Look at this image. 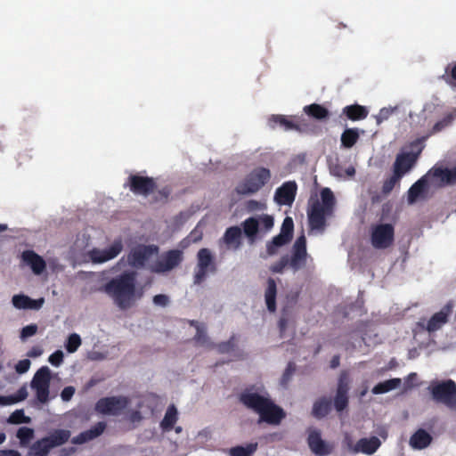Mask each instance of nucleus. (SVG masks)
<instances>
[{
	"label": "nucleus",
	"instance_id": "nucleus-1",
	"mask_svg": "<svg viewBox=\"0 0 456 456\" xmlns=\"http://www.w3.org/2000/svg\"><path fill=\"white\" fill-rule=\"evenodd\" d=\"M239 401L247 409L253 411L259 416L258 422L278 426L286 417L284 410L277 405L268 396L262 395L249 389H245L239 395Z\"/></svg>",
	"mask_w": 456,
	"mask_h": 456
},
{
	"label": "nucleus",
	"instance_id": "nucleus-2",
	"mask_svg": "<svg viewBox=\"0 0 456 456\" xmlns=\"http://www.w3.org/2000/svg\"><path fill=\"white\" fill-rule=\"evenodd\" d=\"M105 292L121 310L130 308L136 299V273L124 272L104 284Z\"/></svg>",
	"mask_w": 456,
	"mask_h": 456
},
{
	"label": "nucleus",
	"instance_id": "nucleus-3",
	"mask_svg": "<svg viewBox=\"0 0 456 456\" xmlns=\"http://www.w3.org/2000/svg\"><path fill=\"white\" fill-rule=\"evenodd\" d=\"M322 202L318 199H311L307 210L309 226L312 230L323 231L326 226V217L333 213L336 203L333 192L330 188L321 191Z\"/></svg>",
	"mask_w": 456,
	"mask_h": 456
},
{
	"label": "nucleus",
	"instance_id": "nucleus-4",
	"mask_svg": "<svg viewBox=\"0 0 456 456\" xmlns=\"http://www.w3.org/2000/svg\"><path fill=\"white\" fill-rule=\"evenodd\" d=\"M271 178V172L266 167L253 169L235 187L238 195H251L257 192Z\"/></svg>",
	"mask_w": 456,
	"mask_h": 456
},
{
	"label": "nucleus",
	"instance_id": "nucleus-5",
	"mask_svg": "<svg viewBox=\"0 0 456 456\" xmlns=\"http://www.w3.org/2000/svg\"><path fill=\"white\" fill-rule=\"evenodd\" d=\"M427 136H422L411 142L410 147L415 151L399 153L393 166V172L403 177L415 165L419 156L423 151Z\"/></svg>",
	"mask_w": 456,
	"mask_h": 456
},
{
	"label": "nucleus",
	"instance_id": "nucleus-6",
	"mask_svg": "<svg viewBox=\"0 0 456 456\" xmlns=\"http://www.w3.org/2000/svg\"><path fill=\"white\" fill-rule=\"evenodd\" d=\"M432 398L451 410H456V382L452 379L433 381L428 387Z\"/></svg>",
	"mask_w": 456,
	"mask_h": 456
},
{
	"label": "nucleus",
	"instance_id": "nucleus-7",
	"mask_svg": "<svg viewBox=\"0 0 456 456\" xmlns=\"http://www.w3.org/2000/svg\"><path fill=\"white\" fill-rule=\"evenodd\" d=\"M217 270L214 256L208 248H200L197 253V265L193 276L194 284H201L208 273H215Z\"/></svg>",
	"mask_w": 456,
	"mask_h": 456
},
{
	"label": "nucleus",
	"instance_id": "nucleus-8",
	"mask_svg": "<svg viewBox=\"0 0 456 456\" xmlns=\"http://www.w3.org/2000/svg\"><path fill=\"white\" fill-rule=\"evenodd\" d=\"M395 240V227L391 224H379L371 227L370 243L376 249H387Z\"/></svg>",
	"mask_w": 456,
	"mask_h": 456
},
{
	"label": "nucleus",
	"instance_id": "nucleus-9",
	"mask_svg": "<svg viewBox=\"0 0 456 456\" xmlns=\"http://www.w3.org/2000/svg\"><path fill=\"white\" fill-rule=\"evenodd\" d=\"M130 399L126 396L102 397L95 403L96 411L104 415L118 416L127 408Z\"/></svg>",
	"mask_w": 456,
	"mask_h": 456
},
{
	"label": "nucleus",
	"instance_id": "nucleus-10",
	"mask_svg": "<svg viewBox=\"0 0 456 456\" xmlns=\"http://www.w3.org/2000/svg\"><path fill=\"white\" fill-rule=\"evenodd\" d=\"M51 371L47 366L41 367L31 380V387L36 390L37 399L45 403L49 400Z\"/></svg>",
	"mask_w": 456,
	"mask_h": 456
},
{
	"label": "nucleus",
	"instance_id": "nucleus-11",
	"mask_svg": "<svg viewBox=\"0 0 456 456\" xmlns=\"http://www.w3.org/2000/svg\"><path fill=\"white\" fill-rule=\"evenodd\" d=\"M158 252L159 247L156 245H138L130 250L127 255V263L134 268L141 269Z\"/></svg>",
	"mask_w": 456,
	"mask_h": 456
},
{
	"label": "nucleus",
	"instance_id": "nucleus-12",
	"mask_svg": "<svg viewBox=\"0 0 456 456\" xmlns=\"http://www.w3.org/2000/svg\"><path fill=\"white\" fill-rule=\"evenodd\" d=\"M268 124L271 128H275L276 126H279L283 128L285 131H297V132H305L306 131L308 125L305 118L297 116L287 117L284 115H272L268 118Z\"/></svg>",
	"mask_w": 456,
	"mask_h": 456
},
{
	"label": "nucleus",
	"instance_id": "nucleus-13",
	"mask_svg": "<svg viewBox=\"0 0 456 456\" xmlns=\"http://www.w3.org/2000/svg\"><path fill=\"white\" fill-rule=\"evenodd\" d=\"M293 230L294 223L292 218L289 216L285 217L281 224V232L274 236L266 245L268 255L272 256L276 254L278 248L289 243L292 240Z\"/></svg>",
	"mask_w": 456,
	"mask_h": 456
},
{
	"label": "nucleus",
	"instance_id": "nucleus-14",
	"mask_svg": "<svg viewBox=\"0 0 456 456\" xmlns=\"http://www.w3.org/2000/svg\"><path fill=\"white\" fill-rule=\"evenodd\" d=\"M183 261V252L178 249H171L163 254L159 260H158L151 271L157 273H163L173 270L178 266Z\"/></svg>",
	"mask_w": 456,
	"mask_h": 456
},
{
	"label": "nucleus",
	"instance_id": "nucleus-15",
	"mask_svg": "<svg viewBox=\"0 0 456 456\" xmlns=\"http://www.w3.org/2000/svg\"><path fill=\"white\" fill-rule=\"evenodd\" d=\"M127 184L130 191L137 195L148 196L152 193L157 184L152 177L131 175L128 177Z\"/></svg>",
	"mask_w": 456,
	"mask_h": 456
},
{
	"label": "nucleus",
	"instance_id": "nucleus-16",
	"mask_svg": "<svg viewBox=\"0 0 456 456\" xmlns=\"http://www.w3.org/2000/svg\"><path fill=\"white\" fill-rule=\"evenodd\" d=\"M307 444L311 452L317 456L330 455L334 449V445L324 441L322 438L321 431L318 429H310L307 436Z\"/></svg>",
	"mask_w": 456,
	"mask_h": 456
},
{
	"label": "nucleus",
	"instance_id": "nucleus-17",
	"mask_svg": "<svg viewBox=\"0 0 456 456\" xmlns=\"http://www.w3.org/2000/svg\"><path fill=\"white\" fill-rule=\"evenodd\" d=\"M306 240L305 235L299 236L292 248L291 257L289 258V265L294 271L297 272L305 265L306 262Z\"/></svg>",
	"mask_w": 456,
	"mask_h": 456
},
{
	"label": "nucleus",
	"instance_id": "nucleus-18",
	"mask_svg": "<svg viewBox=\"0 0 456 456\" xmlns=\"http://www.w3.org/2000/svg\"><path fill=\"white\" fill-rule=\"evenodd\" d=\"M349 384V375L344 370L339 375L337 392L334 398V407L337 411H344L348 405Z\"/></svg>",
	"mask_w": 456,
	"mask_h": 456
},
{
	"label": "nucleus",
	"instance_id": "nucleus-19",
	"mask_svg": "<svg viewBox=\"0 0 456 456\" xmlns=\"http://www.w3.org/2000/svg\"><path fill=\"white\" fill-rule=\"evenodd\" d=\"M452 313L450 305H444L439 312L431 316L427 324L423 322H417V327L422 330H428L429 333L440 330L447 322Z\"/></svg>",
	"mask_w": 456,
	"mask_h": 456
},
{
	"label": "nucleus",
	"instance_id": "nucleus-20",
	"mask_svg": "<svg viewBox=\"0 0 456 456\" xmlns=\"http://www.w3.org/2000/svg\"><path fill=\"white\" fill-rule=\"evenodd\" d=\"M297 185L295 181H288L278 187L274 193V200L280 206H291L295 200Z\"/></svg>",
	"mask_w": 456,
	"mask_h": 456
},
{
	"label": "nucleus",
	"instance_id": "nucleus-21",
	"mask_svg": "<svg viewBox=\"0 0 456 456\" xmlns=\"http://www.w3.org/2000/svg\"><path fill=\"white\" fill-rule=\"evenodd\" d=\"M123 249L120 240H116L105 249L94 248L90 251V258L94 263H104L115 258Z\"/></svg>",
	"mask_w": 456,
	"mask_h": 456
},
{
	"label": "nucleus",
	"instance_id": "nucleus-22",
	"mask_svg": "<svg viewBox=\"0 0 456 456\" xmlns=\"http://www.w3.org/2000/svg\"><path fill=\"white\" fill-rule=\"evenodd\" d=\"M242 230L240 227L234 225L228 227L224 232L221 243H224L228 249L237 250L241 246Z\"/></svg>",
	"mask_w": 456,
	"mask_h": 456
},
{
	"label": "nucleus",
	"instance_id": "nucleus-23",
	"mask_svg": "<svg viewBox=\"0 0 456 456\" xmlns=\"http://www.w3.org/2000/svg\"><path fill=\"white\" fill-rule=\"evenodd\" d=\"M106 428V423L103 421L97 422L90 429L81 432L79 435L74 436L71 439V443L74 444H83L94 438L100 436Z\"/></svg>",
	"mask_w": 456,
	"mask_h": 456
},
{
	"label": "nucleus",
	"instance_id": "nucleus-24",
	"mask_svg": "<svg viewBox=\"0 0 456 456\" xmlns=\"http://www.w3.org/2000/svg\"><path fill=\"white\" fill-rule=\"evenodd\" d=\"M22 258L23 261L30 266L35 274L39 275L45 270V261L42 256L32 250L24 251Z\"/></svg>",
	"mask_w": 456,
	"mask_h": 456
},
{
	"label": "nucleus",
	"instance_id": "nucleus-25",
	"mask_svg": "<svg viewBox=\"0 0 456 456\" xmlns=\"http://www.w3.org/2000/svg\"><path fill=\"white\" fill-rule=\"evenodd\" d=\"M431 175L441 180L442 184H455L456 183V167H434L428 173Z\"/></svg>",
	"mask_w": 456,
	"mask_h": 456
},
{
	"label": "nucleus",
	"instance_id": "nucleus-26",
	"mask_svg": "<svg viewBox=\"0 0 456 456\" xmlns=\"http://www.w3.org/2000/svg\"><path fill=\"white\" fill-rule=\"evenodd\" d=\"M381 442L377 436L370 438H361L356 443L354 451L355 452H362L367 455H371L380 447Z\"/></svg>",
	"mask_w": 456,
	"mask_h": 456
},
{
	"label": "nucleus",
	"instance_id": "nucleus-27",
	"mask_svg": "<svg viewBox=\"0 0 456 456\" xmlns=\"http://www.w3.org/2000/svg\"><path fill=\"white\" fill-rule=\"evenodd\" d=\"M342 114L352 121H359L367 118L369 110L359 104L347 105L343 108Z\"/></svg>",
	"mask_w": 456,
	"mask_h": 456
},
{
	"label": "nucleus",
	"instance_id": "nucleus-28",
	"mask_svg": "<svg viewBox=\"0 0 456 456\" xmlns=\"http://www.w3.org/2000/svg\"><path fill=\"white\" fill-rule=\"evenodd\" d=\"M428 175H426L414 183L408 191V201L409 203H414L419 197H420L427 190L428 186Z\"/></svg>",
	"mask_w": 456,
	"mask_h": 456
},
{
	"label": "nucleus",
	"instance_id": "nucleus-29",
	"mask_svg": "<svg viewBox=\"0 0 456 456\" xmlns=\"http://www.w3.org/2000/svg\"><path fill=\"white\" fill-rule=\"evenodd\" d=\"M178 420V411L174 404L167 407L163 419L160 422V428L164 432H169Z\"/></svg>",
	"mask_w": 456,
	"mask_h": 456
},
{
	"label": "nucleus",
	"instance_id": "nucleus-30",
	"mask_svg": "<svg viewBox=\"0 0 456 456\" xmlns=\"http://www.w3.org/2000/svg\"><path fill=\"white\" fill-rule=\"evenodd\" d=\"M70 437V431L67 429H55L48 436L44 437L47 439V444L51 448L61 446L64 444Z\"/></svg>",
	"mask_w": 456,
	"mask_h": 456
},
{
	"label": "nucleus",
	"instance_id": "nucleus-31",
	"mask_svg": "<svg viewBox=\"0 0 456 456\" xmlns=\"http://www.w3.org/2000/svg\"><path fill=\"white\" fill-rule=\"evenodd\" d=\"M432 442V436L424 429L417 430L411 437L410 444L415 449H424Z\"/></svg>",
	"mask_w": 456,
	"mask_h": 456
},
{
	"label": "nucleus",
	"instance_id": "nucleus-32",
	"mask_svg": "<svg viewBox=\"0 0 456 456\" xmlns=\"http://www.w3.org/2000/svg\"><path fill=\"white\" fill-rule=\"evenodd\" d=\"M276 295H277V286L274 279L268 278L267 280V288L265 292V298L267 309L270 312H275L276 310Z\"/></svg>",
	"mask_w": 456,
	"mask_h": 456
},
{
	"label": "nucleus",
	"instance_id": "nucleus-33",
	"mask_svg": "<svg viewBox=\"0 0 456 456\" xmlns=\"http://www.w3.org/2000/svg\"><path fill=\"white\" fill-rule=\"evenodd\" d=\"M331 410V401L327 397L318 399L313 406L312 413L317 419L324 418Z\"/></svg>",
	"mask_w": 456,
	"mask_h": 456
},
{
	"label": "nucleus",
	"instance_id": "nucleus-34",
	"mask_svg": "<svg viewBox=\"0 0 456 456\" xmlns=\"http://www.w3.org/2000/svg\"><path fill=\"white\" fill-rule=\"evenodd\" d=\"M304 112L317 120L326 119L330 116L328 109L317 103H312L304 107Z\"/></svg>",
	"mask_w": 456,
	"mask_h": 456
},
{
	"label": "nucleus",
	"instance_id": "nucleus-35",
	"mask_svg": "<svg viewBox=\"0 0 456 456\" xmlns=\"http://www.w3.org/2000/svg\"><path fill=\"white\" fill-rule=\"evenodd\" d=\"M243 232L247 236V238L254 242L258 230H259V222L255 217H248L241 224Z\"/></svg>",
	"mask_w": 456,
	"mask_h": 456
},
{
	"label": "nucleus",
	"instance_id": "nucleus-36",
	"mask_svg": "<svg viewBox=\"0 0 456 456\" xmlns=\"http://www.w3.org/2000/svg\"><path fill=\"white\" fill-rule=\"evenodd\" d=\"M359 137L360 134L357 128H346L341 134V146L350 149L357 142Z\"/></svg>",
	"mask_w": 456,
	"mask_h": 456
},
{
	"label": "nucleus",
	"instance_id": "nucleus-37",
	"mask_svg": "<svg viewBox=\"0 0 456 456\" xmlns=\"http://www.w3.org/2000/svg\"><path fill=\"white\" fill-rule=\"evenodd\" d=\"M401 379H390L383 382H379L372 388V393L375 395L385 394L393 389H395L401 385Z\"/></svg>",
	"mask_w": 456,
	"mask_h": 456
},
{
	"label": "nucleus",
	"instance_id": "nucleus-38",
	"mask_svg": "<svg viewBox=\"0 0 456 456\" xmlns=\"http://www.w3.org/2000/svg\"><path fill=\"white\" fill-rule=\"evenodd\" d=\"M28 396L26 387H21L16 394L11 395H0V405H11L25 400Z\"/></svg>",
	"mask_w": 456,
	"mask_h": 456
},
{
	"label": "nucleus",
	"instance_id": "nucleus-39",
	"mask_svg": "<svg viewBox=\"0 0 456 456\" xmlns=\"http://www.w3.org/2000/svg\"><path fill=\"white\" fill-rule=\"evenodd\" d=\"M52 448L44 437L35 442L29 449L28 456H47Z\"/></svg>",
	"mask_w": 456,
	"mask_h": 456
},
{
	"label": "nucleus",
	"instance_id": "nucleus-40",
	"mask_svg": "<svg viewBox=\"0 0 456 456\" xmlns=\"http://www.w3.org/2000/svg\"><path fill=\"white\" fill-rule=\"evenodd\" d=\"M454 118H455V115L453 113L446 114L442 119H440L435 123V125L431 128L430 132L426 135L427 139L429 136L436 134L437 133H440L443 130H444L446 127L450 126L452 124Z\"/></svg>",
	"mask_w": 456,
	"mask_h": 456
},
{
	"label": "nucleus",
	"instance_id": "nucleus-41",
	"mask_svg": "<svg viewBox=\"0 0 456 456\" xmlns=\"http://www.w3.org/2000/svg\"><path fill=\"white\" fill-rule=\"evenodd\" d=\"M257 449V443H250L244 446H234L229 451L230 456H252Z\"/></svg>",
	"mask_w": 456,
	"mask_h": 456
},
{
	"label": "nucleus",
	"instance_id": "nucleus-42",
	"mask_svg": "<svg viewBox=\"0 0 456 456\" xmlns=\"http://www.w3.org/2000/svg\"><path fill=\"white\" fill-rule=\"evenodd\" d=\"M194 341L202 346L212 347V343L207 335L206 329L202 325H197L196 334L193 338Z\"/></svg>",
	"mask_w": 456,
	"mask_h": 456
},
{
	"label": "nucleus",
	"instance_id": "nucleus-43",
	"mask_svg": "<svg viewBox=\"0 0 456 456\" xmlns=\"http://www.w3.org/2000/svg\"><path fill=\"white\" fill-rule=\"evenodd\" d=\"M16 436L20 439L21 445H27L34 436V430L28 427H21L18 429Z\"/></svg>",
	"mask_w": 456,
	"mask_h": 456
},
{
	"label": "nucleus",
	"instance_id": "nucleus-44",
	"mask_svg": "<svg viewBox=\"0 0 456 456\" xmlns=\"http://www.w3.org/2000/svg\"><path fill=\"white\" fill-rule=\"evenodd\" d=\"M81 345L80 336L77 333L70 334L65 344V348L69 353L76 352Z\"/></svg>",
	"mask_w": 456,
	"mask_h": 456
},
{
	"label": "nucleus",
	"instance_id": "nucleus-45",
	"mask_svg": "<svg viewBox=\"0 0 456 456\" xmlns=\"http://www.w3.org/2000/svg\"><path fill=\"white\" fill-rule=\"evenodd\" d=\"M7 421L11 424H21L30 422V419L24 414L23 410H16L9 416Z\"/></svg>",
	"mask_w": 456,
	"mask_h": 456
},
{
	"label": "nucleus",
	"instance_id": "nucleus-46",
	"mask_svg": "<svg viewBox=\"0 0 456 456\" xmlns=\"http://www.w3.org/2000/svg\"><path fill=\"white\" fill-rule=\"evenodd\" d=\"M401 176L393 172V175L387 178L382 185V192L387 194L392 191L395 184L401 180Z\"/></svg>",
	"mask_w": 456,
	"mask_h": 456
},
{
	"label": "nucleus",
	"instance_id": "nucleus-47",
	"mask_svg": "<svg viewBox=\"0 0 456 456\" xmlns=\"http://www.w3.org/2000/svg\"><path fill=\"white\" fill-rule=\"evenodd\" d=\"M442 78L450 86H455L456 82V63L451 68L448 65L445 68V74L442 76Z\"/></svg>",
	"mask_w": 456,
	"mask_h": 456
},
{
	"label": "nucleus",
	"instance_id": "nucleus-48",
	"mask_svg": "<svg viewBox=\"0 0 456 456\" xmlns=\"http://www.w3.org/2000/svg\"><path fill=\"white\" fill-rule=\"evenodd\" d=\"M29 297L26 295H15L12 297V302L14 307L18 309H27Z\"/></svg>",
	"mask_w": 456,
	"mask_h": 456
},
{
	"label": "nucleus",
	"instance_id": "nucleus-49",
	"mask_svg": "<svg viewBox=\"0 0 456 456\" xmlns=\"http://www.w3.org/2000/svg\"><path fill=\"white\" fill-rule=\"evenodd\" d=\"M287 265H289V256H283L277 263L271 266L270 270L273 273H281Z\"/></svg>",
	"mask_w": 456,
	"mask_h": 456
},
{
	"label": "nucleus",
	"instance_id": "nucleus-50",
	"mask_svg": "<svg viewBox=\"0 0 456 456\" xmlns=\"http://www.w3.org/2000/svg\"><path fill=\"white\" fill-rule=\"evenodd\" d=\"M295 371H296V364L293 362H289L282 374L281 383L287 384L290 380V379L293 376V374L295 373Z\"/></svg>",
	"mask_w": 456,
	"mask_h": 456
},
{
	"label": "nucleus",
	"instance_id": "nucleus-51",
	"mask_svg": "<svg viewBox=\"0 0 456 456\" xmlns=\"http://www.w3.org/2000/svg\"><path fill=\"white\" fill-rule=\"evenodd\" d=\"M63 353L61 350H57L49 356V362L55 367L60 366L63 362Z\"/></svg>",
	"mask_w": 456,
	"mask_h": 456
},
{
	"label": "nucleus",
	"instance_id": "nucleus-52",
	"mask_svg": "<svg viewBox=\"0 0 456 456\" xmlns=\"http://www.w3.org/2000/svg\"><path fill=\"white\" fill-rule=\"evenodd\" d=\"M171 194V189L168 186H165L159 190L155 196V201L167 202Z\"/></svg>",
	"mask_w": 456,
	"mask_h": 456
},
{
	"label": "nucleus",
	"instance_id": "nucleus-53",
	"mask_svg": "<svg viewBox=\"0 0 456 456\" xmlns=\"http://www.w3.org/2000/svg\"><path fill=\"white\" fill-rule=\"evenodd\" d=\"M37 331V326L36 324H29L22 328L20 331V338L25 339L27 338L34 336Z\"/></svg>",
	"mask_w": 456,
	"mask_h": 456
},
{
	"label": "nucleus",
	"instance_id": "nucleus-54",
	"mask_svg": "<svg viewBox=\"0 0 456 456\" xmlns=\"http://www.w3.org/2000/svg\"><path fill=\"white\" fill-rule=\"evenodd\" d=\"M30 361L28 359L20 360L15 365V370L19 374L26 373L30 367Z\"/></svg>",
	"mask_w": 456,
	"mask_h": 456
},
{
	"label": "nucleus",
	"instance_id": "nucleus-55",
	"mask_svg": "<svg viewBox=\"0 0 456 456\" xmlns=\"http://www.w3.org/2000/svg\"><path fill=\"white\" fill-rule=\"evenodd\" d=\"M169 302V298L167 295L159 294L153 297V303L156 305L165 307L167 305Z\"/></svg>",
	"mask_w": 456,
	"mask_h": 456
},
{
	"label": "nucleus",
	"instance_id": "nucleus-56",
	"mask_svg": "<svg viewBox=\"0 0 456 456\" xmlns=\"http://www.w3.org/2000/svg\"><path fill=\"white\" fill-rule=\"evenodd\" d=\"M330 173L337 177H345V169L338 163L330 165Z\"/></svg>",
	"mask_w": 456,
	"mask_h": 456
},
{
	"label": "nucleus",
	"instance_id": "nucleus-57",
	"mask_svg": "<svg viewBox=\"0 0 456 456\" xmlns=\"http://www.w3.org/2000/svg\"><path fill=\"white\" fill-rule=\"evenodd\" d=\"M75 394V388L73 387H66L61 393V397L64 402L69 401Z\"/></svg>",
	"mask_w": 456,
	"mask_h": 456
},
{
	"label": "nucleus",
	"instance_id": "nucleus-58",
	"mask_svg": "<svg viewBox=\"0 0 456 456\" xmlns=\"http://www.w3.org/2000/svg\"><path fill=\"white\" fill-rule=\"evenodd\" d=\"M393 110L387 108H382L378 116H377V123L379 124L384 120H387L390 115L392 114Z\"/></svg>",
	"mask_w": 456,
	"mask_h": 456
},
{
	"label": "nucleus",
	"instance_id": "nucleus-59",
	"mask_svg": "<svg viewBox=\"0 0 456 456\" xmlns=\"http://www.w3.org/2000/svg\"><path fill=\"white\" fill-rule=\"evenodd\" d=\"M44 302H45V300L43 297H41L39 299H32L29 297L28 304V305L27 309L38 310L42 307Z\"/></svg>",
	"mask_w": 456,
	"mask_h": 456
},
{
	"label": "nucleus",
	"instance_id": "nucleus-60",
	"mask_svg": "<svg viewBox=\"0 0 456 456\" xmlns=\"http://www.w3.org/2000/svg\"><path fill=\"white\" fill-rule=\"evenodd\" d=\"M260 222L265 230H270L273 226V218L271 216L265 215L261 217Z\"/></svg>",
	"mask_w": 456,
	"mask_h": 456
},
{
	"label": "nucleus",
	"instance_id": "nucleus-61",
	"mask_svg": "<svg viewBox=\"0 0 456 456\" xmlns=\"http://www.w3.org/2000/svg\"><path fill=\"white\" fill-rule=\"evenodd\" d=\"M278 324H279V329H280V332H281V337H282L283 333L286 330L287 325H288V319L285 318L284 316H281L279 320Z\"/></svg>",
	"mask_w": 456,
	"mask_h": 456
},
{
	"label": "nucleus",
	"instance_id": "nucleus-62",
	"mask_svg": "<svg viewBox=\"0 0 456 456\" xmlns=\"http://www.w3.org/2000/svg\"><path fill=\"white\" fill-rule=\"evenodd\" d=\"M260 202L255 200H250L247 202V208L250 211L257 210L260 208Z\"/></svg>",
	"mask_w": 456,
	"mask_h": 456
},
{
	"label": "nucleus",
	"instance_id": "nucleus-63",
	"mask_svg": "<svg viewBox=\"0 0 456 456\" xmlns=\"http://www.w3.org/2000/svg\"><path fill=\"white\" fill-rule=\"evenodd\" d=\"M42 354V349L38 346H34L32 347L28 353V356L29 357H38L40 356Z\"/></svg>",
	"mask_w": 456,
	"mask_h": 456
},
{
	"label": "nucleus",
	"instance_id": "nucleus-64",
	"mask_svg": "<svg viewBox=\"0 0 456 456\" xmlns=\"http://www.w3.org/2000/svg\"><path fill=\"white\" fill-rule=\"evenodd\" d=\"M0 456H21V454L16 450H4Z\"/></svg>",
	"mask_w": 456,
	"mask_h": 456
}]
</instances>
